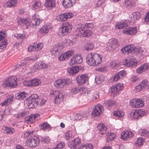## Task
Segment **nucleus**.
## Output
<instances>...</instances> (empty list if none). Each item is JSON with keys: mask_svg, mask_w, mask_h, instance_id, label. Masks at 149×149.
<instances>
[{"mask_svg": "<svg viewBox=\"0 0 149 149\" xmlns=\"http://www.w3.org/2000/svg\"><path fill=\"white\" fill-rule=\"evenodd\" d=\"M102 61L101 55L97 53H90L86 58V62L90 66L97 65L101 63Z\"/></svg>", "mask_w": 149, "mask_h": 149, "instance_id": "1", "label": "nucleus"}, {"mask_svg": "<svg viewBox=\"0 0 149 149\" xmlns=\"http://www.w3.org/2000/svg\"><path fill=\"white\" fill-rule=\"evenodd\" d=\"M122 50H124L125 52L127 54L130 53L134 50L136 54H139L141 52L142 55L145 54V53L147 52L146 49L144 48L143 50L141 48H135V46L133 45H128L122 48Z\"/></svg>", "mask_w": 149, "mask_h": 149, "instance_id": "2", "label": "nucleus"}, {"mask_svg": "<svg viewBox=\"0 0 149 149\" xmlns=\"http://www.w3.org/2000/svg\"><path fill=\"white\" fill-rule=\"evenodd\" d=\"M72 30V26L68 22L64 23L59 29V34L61 36H63L70 33Z\"/></svg>", "mask_w": 149, "mask_h": 149, "instance_id": "3", "label": "nucleus"}, {"mask_svg": "<svg viewBox=\"0 0 149 149\" xmlns=\"http://www.w3.org/2000/svg\"><path fill=\"white\" fill-rule=\"evenodd\" d=\"M40 141L38 136H34L27 139L25 145L30 148H34L39 145Z\"/></svg>", "mask_w": 149, "mask_h": 149, "instance_id": "4", "label": "nucleus"}, {"mask_svg": "<svg viewBox=\"0 0 149 149\" xmlns=\"http://www.w3.org/2000/svg\"><path fill=\"white\" fill-rule=\"evenodd\" d=\"M50 96L55 97L54 103L56 104L60 103L63 100L64 97L61 92L59 91H52L50 94Z\"/></svg>", "mask_w": 149, "mask_h": 149, "instance_id": "5", "label": "nucleus"}, {"mask_svg": "<svg viewBox=\"0 0 149 149\" xmlns=\"http://www.w3.org/2000/svg\"><path fill=\"white\" fill-rule=\"evenodd\" d=\"M76 31V34L78 36H82L83 37L90 36H91L92 33V32L90 30H85L82 28V27L78 28Z\"/></svg>", "mask_w": 149, "mask_h": 149, "instance_id": "6", "label": "nucleus"}, {"mask_svg": "<svg viewBox=\"0 0 149 149\" xmlns=\"http://www.w3.org/2000/svg\"><path fill=\"white\" fill-rule=\"evenodd\" d=\"M145 114L144 111L141 110L133 111L131 113L130 117L131 119L135 120L140 118Z\"/></svg>", "mask_w": 149, "mask_h": 149, "instance_id": "7", "label": "nucleus"}, {"mask_svg": "<svg viewBox=\"0 0 149 149\" xmlns=\"http://www.w3.org/2000/svg\"><path fill=\"white\" fill-rule=\"evenodd\" d=\"M17 78L15 76H12L9 78L4 84V87H14L17 85Z\"/></svg>", "mask_w": 149, "mask_h": 149, "instance_id": "8", "label": "nucleus"}, {"mask_svg": "<svg viewBox=\"0 0 149 149\" xmlns=\"http://www.w3.org/2000/svg\"><path fill=\"white\" fill-rule=\"evenodd\" d=\"M68 82V79H58L54 82V86L57 88H62L67 85Z\"/></svg>", "mask_w": 149, "mask_h": 149, "instance_id": "9", "label": "nucleus"}, {"mask_svg": "<svg viewBox=\"0 0 149 149\" xmlns=\"http://www.w3.org/2000/svg\"><path fill=\"white\" fill-rule=\"evenodd\" d=\"M130 104L133 108H139L143 107L144 103L141 99L136 98L131 100Z\"/></svg>", "mask_w": 149, "mask_h": 149, "instance_id": "10", "label": "nucleus"}, {"mask_svg": "<svg viewBox=\"0 0 149 149\" xmlns=\"http://www.w3.org/2000/svg\"><path fill=\"white\" fill-rule=\"evenodd\" d=\"M119 46L118 42L115 38H112L109 41L107 47V49L111 51Z\"/></svg>", "mask_w": 149, "mask_h": 149, "instance_id": "11", "label": "nucleus"}, {"mask_svg": "<svg viewBox=\"0 0 149 149\" xmlns=\"http://www.w3.org/2000/svg\"><path fill=\"white\" fill-rule=\"evenodd\" d=\"M138 32L137 28L136 27H129L124 29L123 33L126 35L131 36L136 35Z\"/></svg>", "mask_w": 149, "mask_h": 149, "instance_id": "12", "label": "nucleus"}, {"mask_svg": "<svg viewBox=\"0 0 149 149\" xmlns=\"http://www.w3.org/2000/svg\"><path fill=\"white\" fill-rule=\"evenodd\" d=\"M63 49L62 45L60 42L54 46L51 50V53L52 55H56L59 54L60 51Z\"/></svg>", "mask_w": 149, "mask_h": 149, "instance_id": "13", "label": "nucleus"}, {"mask_svg": "<svg viewBox=\"0 0 149 149\" xmlns=\"http://www.w3.org/2000/svg\"><path fill=\"white\" fill-rule=\"evenodd\" d=\"M103 110V107L100 104H97L93 109L92 115L94 117L99 115L101 114Z\"/></svg>", "mask_w": 149, "mask_h": 149, "instance_id": "14", "label": "nucleus"}, {"mask_svg": "<svg viewBox=\"0 0 149 149\" xmlns=\"http://www.w3.org/2000/svg\"><path fill=\"white\" fill-rule=\"evenodd\" d=\"M88 79V75L86 74H84L80 76H78L76 80L78 83V85L80 86L85 83Z\"/></svg>", "mask_w": 149, "mask_h": 149, "instance_id": "15", "label": "nucleus"}, {"mask_svg": "<svg viewBox=\"0 0 149 149\" xmlns=\"http://www.w3.org/2000/svg\"><path fill=\"white\" fill-rule=\"evenodd\" d=\"M123 84L119 83L115 85L110 88L111 90L113 96L116 95L118 93L119 91L123 88Z\"/></svg>", "mask_w": 149, "mask_h": 149, "instance_id": "16", "label": "nucleus"}, {"mask_svg": "<svg viewBox=\"0 0 149 149\" xmlns=\"http://www.w3.org/2000/svg\"><path fill=\"white\" fill-rule=\"evenodd\" d=\"M136 63V59L133 57L126 59L123 62V64L127 67H134Z\"/></svg>", "mask_w": 149, "mask_h": 149, "instance_id": "17", "label": "nucleus"}, {"mask_svg": "<svg viewBox=\"0 0 149 149\" xmlns=\"http://www.w3.org/2000/svg\"><path fill=\"white\" fill-rule=\"evenodd\" d=\"M74 54V51L72 50H69L61 54L59 58V59L62 61L67 60Z\"/></svg>", "mask_w": 149, "mask_h": 149, "instance_id": "18", "label": "nucleus"}, {"mask_svg": "<svg viewBox=\"0 0 149 149\" xmlns=\"http://www.w3.org/2000/svg\"><path fill=\"white\" fill-rule=\"evenodd\" d=\"M73 16L71 13H66L59 15L58 17V20L60 21H65L68 18H71Z\"/></svg>", "mask_w": 149, "mask_h": 149, "instance_id": "19", "label": "nucleus"}, {"mask_svg": "<svg viewBox=\"0 0 149 149\" xmlns=\"http://www.w3.org/2000/svg\"><path fill=\"white\" fill-rule=\"evenodd\" d=\"M33 23V27H36L38 26L42 22V20L40 19L39 15L37 14H35L32 16Z\"/></svg>", "mask_w": 149, "mask_h": 149, "instance_id": "20", "label": "nucleus"}, {"mask_svg": "<svg viewBox=\"0 0 149 149\" xmlns=\"http://www.w3.org/2000/svg\"><path fill=\"white\" fill-rule=\"evenodd\" d=\"M82 61V59L80 55H75L70 59V64L74 65L75 64H79L81 63Z\"/></svg>", "mask_w": 149, "mask_h": 149, "instance_id": "21", "label": "nucleus"}, {"mask_svg": "<svg viewBox=\"0 0 149 149\" xmlns=\"http://www.w3.org/2000/svg\"><path fill=\"white\" fill-rule=\"evenodd\" d=\"M149 67V65L147 63H144L142 64L139 68L137 69L136 72L139 74L145 72L148 70Z\"/></svg>", "mask_w": 149, "mask_h": 149, "instance_id": "22", "label": "nucleus"}, {"mask_svg": "<svg viewBox=\"0 0 149 149\" xmlns=\"http://www.w3.org/2000/svg\"><path fill=\"white\" fill-rule=\"evenodd\" d=\"M76 3L75 0H63L62 5L65 8H70Z\"/></svg>", "mask_w": 149, "mask_h": 149, "instance_id": "23", "label": "nucleus"}, {"mask_svg": "<svg viewBox=\"0 0 149 149\" xmlns=\"http://www.w3.org/2000/svg\"><path fill=\"white\" fill-rule=\"evenodd\" d=\"M126 76L125 72L124 70H122L116 73L113 76V81H116L119 79L122 78Z\"/></svg>", "mask_w": 149, "mask_h": 149, "instance_id": "24", "label": "nucleus"}, {"mask_svg": "<svg viewBox=\"0 0 149 149\" xmlns=\"http://www.w3.org/2000/svg\"><path fill=\"white\" fill-rule=\"evenodd\" d=\"M81 141L79 138H75L69 145L70 149H76V147L80 144Z\"/></svg>", "mask_w": 149, "mask_h": 149, "instance_id": "25", "label": "nucleus"}, {"mask_svg": "<svg viewBox=\"0 0 149 149\" xmlns=\"http://www.w3.org/2000/svg\"><path fill=\"white\" fill-rule=\"evenodd\" d=\"M133 136L132 132L129 130H127L122 133L121 135L122 139L125 140L129 138L132 137Z\"/></svg>", "mask_w": 149, "mask_h": 149, "instance_id": "26", "label": "nucleus"}, {"mask_svg": "<svg viewBox=\"0 0 149 149\" xmlns=\"http://www.w3.org/2000/svg\"><path fill=\"white\" fill-rule=\"evenodd\" d=\"M97 127L100 133L101 134L104 135L106 134L107 127L104 124H100L97 125Z\"/></svg>", "mask_w": 149, "mask_h": 149, "instance_id": "27", "label": "nucleus"}, {"mask_svg": "<svg viewBox=\"0 0 149 149\" xmlns=\"http://www.w3.org/2000/svg\"><path fill=\"white\" fill-rule=\"evenodd\" d=\"M38 102L35 99H31L29 100L27 103L29 108H34L38 105Z\"/></svg>", "mask_w": 149, "mask_h": 149, "instance_id": "28", "label": "nucleus"}, {"mask_svg": "<svg viewBox=\"0 0 149 149\" xmlns=\"http://www.w3.org/2000/svg\"><path fill=\"white\" fill-rule=\"evenodd\" d=\"M55 0H45V6L47 8H52L55 6Z\"/></svg>", "mask_w": 149, "mask_h": 149, "instance_id": "29", "label": "nucleus"}, {"mask_svg": "<svg viewBox=\"0 0 149 149\" xmlns=\"http://www.w3.org/2000/svg\"><path fill=\"white\" fill-rule=\"evenodd\" d=\"M141 14L138 12H135L132 13L130 17L131 18V20L132 21H134L137 20L141 17Z\"/></svg>", "mask_w": 149, "mask_h": 149, "instance_id": "30", "label": "nucleus"}, {"mask_svg": "<svg viewBox=\"0 0 149 149\" xmlns=\"http://www.w3.org/2000/svg\"><path fill=\"white\" fill-rule=\"evenodd\" d=\"M18 23L19 25H26L27 28L30 24V22L27 19L25 18L20 19L18 20Z\"/></svg>", "mask_w": 149, "mask_h": 149, "instance_id": "31", "label": "nucleus"}, {"mask_svg": "<svg viewBox=\"0 0 149 149\" xmlns=\"http://www.w3.org/2000/svg\"><path fill=\"white\" fill-rule=\"evenodd\" d=\"M61 41V42H60V43L61 45H62L63 48V46H69L73 44L72 41L69 39L63 38Z\"/></svg>", "mask_w": 149, "mask_h": 149, "instance_id": "32", "label": "nucleus"}, {"mask_svg": "<svg viewBox=\"0 0 149 149\" xmlns=\"http://www.w3.org/2000/svg\"><path fill=\"white\" fill-rule=\"evenodd\" d=\"M104 104L106 107L109 109L110 107L115 105V102L111 100H106L104 101Z\"/></svg>", "mask_w": 149, "mask_h": 149, "instance_id": "33", "label": "nucleus"}, {"mask_svg": "<svg viewBox=\"0 0 149 149\" xmlns=\"http://www.w3.org/2000/svg\"><path fill=\"white\" fill-rule=\"evenodd\" d=\"M3 129L4 130V132L7 134H12L15 131L14 129L12 127L4 126Z\"/></svg>", "mask_w": 149, "mask_h": 149, "instance_id": "34", "label": "nucleus"}, {"mask_svg": "<svg viewBox=\"0 0 149 149\" xmlns=\"http://www.w3.org/2000/svg\"><path fill=\"white\" fill-rule=\"evenodd\" d=\"M26 95L24 91L20 92L15 94V98L16 99L21 100L26 97Z\"/></svg>", "mask_w": 149, "mask_h": 149, "instance_id": "35", "label": "nucleus"}, {"mask_svg": "<svg viewBox=\"0 0 149 149\" xmlns=\"http://www.w3.org/2000/svg\"><path fill=\"white\" fill-rule=\"evenodd\" d=\"M17 3L16 0H8L4 4L7 7H12L15 6Z\"/></svg>", "mask_w": 149, "mask_h": 149, "instance_id": "36", "label": "nucleus"}, {"mask_svg": "<svg viewBox=\"0 0 149 149\" xmlns=\"http://www.w3.org/2000/svg\"><path fill=\"white\" fill-rule=\"evenodd\" d=\"M79 70V68L78 67H72L68 69V71L70 74L73 75L77 73Z\"/></svg>", "mask_w": 149, "mask_h": 149, "instance_id": "37", "label": "nucleus"}, {"mask_svg": "<svg viewBox=\"0 0 149 149\" xmlns=\"http://www.w3.org/2000/svg\"><path fill=\"white\" fill-rule=\"evenodd\" d=\"M51 29V26L49 25H45L42 26L40 29V32L41 33H47Z\"/></svg>", "mask_w": 149, "mask_h": 149, "instance_id": "38", "label": "nucleus"}, {"mask_svg": "<svg viewBox=\"0 0 149 149\" xmlns=\"http://www.w3.org/2000/svg\"><path fill=\"white\" fill-rule=\"evenodd\" d=\"M124 6L127 8H130L134 5L135 2L134 0H125Z\"/></svg>", "mask_w": 149, "mask_h": 149, "instance_id": "39", "label": "nucleus"}, {"mask_svg": "<svg viewBox=\"0 0 149 149\" xmlns=\"http://www.w3.org/2000/svg\"><path fill=\"white\" fill-rule=\"evenodd\" d=\"M13 99V97L12 95H9L6 97V100L3 103H1V104L3 106L9 104L11 103Z\"/></svg>", "mask_w": 149, "mask_h": 149, "instance_id": "40", "label": "nucleus"}, {"mask_svg": "<svg viewBox=\"0 0 149 149\" xmlns=\"http://www.w3.org/2000/svg\"><path fill=\"white\" fill-rule=\"evenodd\" d=\"M33 9L34 10H37L41 8V3L38 1H34V4L32 6Z\"/></svg>", "mask_w": 149, "mask_h": 149, "instance_id": "41", "label": "nucleus"}, {"mask_svg": "<svg viewBox=\"0 0 149 149\" xmlns=\"http://www.w3.org/2000/svg\"><path fill=\"white\" fill-rule=\"evenodd\" d=\"M87 115L86 114H84L83 115H81L80 114H78L75 117V119L77 120H86L87 118Z\"/></svg>", "mask_w": 149, "mask_h": 149, "instance_id": "42", "label": "nucleus"}, {"mask_svg": "<svg viewBox=\"0 0 149 149\" xmlns=\"http://www.w3.org/2000/svg\"><path fill=\"white\" fill-rule=\"evenodd\" d=\"M127 25V24L126 21H124L122 22L118 23L116 25V28L120 29L123 28Z\"/></svg>", "mask_w": 149, "mask_h": 149, "instance_id": "43", "label": "nucleus"}, {"mask_svg": "<svg viewBox=\"0 0 149 149\" xmlns=\"http://www.w3.org/2000/svg\"><path fill=\"white\" fill-rule=\"evenodd\" d=\"M116 134L113 132L108 133L107 135V141H112L116 137Z\"/></svg>", "mask_w": 149, "mask_h": 149, "instance_id": "44", "label": "nucleus"}, {"mask_svg": "<svg viewBox=\"0 0 149 149\" xmlns=\"http://www.w3.org/2000/svg\"><path fill=\"white\" fill-rule=\"evenodd\" d=\"M78 28L82 27V28L85 27L86 28H92L93 27V23H88L84 24H79L78 25Z\"/></svg>", "mask_w": 149, "mask_h": 149, "instance_id": "45", "label": "nucleus"}, {"mask_svg": "<svg viewBox=\"0 0 149 149\" xmlns=\"http://www.w3.org/2000/svg\"><path fill=\"white\" fill-rule=\"evenodd\" d=\"M93 146L90 143L82 145L79 148V149H92Z\"/></svg>", "mask_w": 149, "mask_h": 149, "instance_id": "46", "label": "nucleus"}, {"mask_svg": "<svg viewBox=\"0 0 149 149\" xmlns=\"http://www.w3.org/2000/svg\"><path fill=\"white\" fill-rule=\"evenodd\" d=\"M95 80L96 83L98 84H102L104 81V77L102 75L97 76Z\"/></svg>", "mask_w": 149, "mask_h": 149, "instance_id": "47", "label": "nucleus"}, {"mask_svg": "<svg viewBox=\"0 0 149 149\" xmlns=\"http://www.w3.org/2000/svg\"><path fill=\"white\" fill-rule=\"evenodd\" d=\"M34 116L33 114H31L30 115L26 117L25 118V120L28 121V123H34L35 122V119L34 118Z\"/></svg>", "mask_w": 149, "mask_h": 149, "instance_id": "48", "label": "nucleus"}, {"mask_svg": "<svg viewBox=\"0 0 149 149\" xmlns=\"http://www.w3.org/2000/svg\"><path fill=\"white\" fill-rule=\"evenodd\" d=\"M94 47V45L93 44L90 42H88L85 44V49L88 51L91 50Z\"/></svg>", "mask_w": 149, "mask_h": 149, "instance_id": "49", "label": "nucleus"}, {"mask_svg": "<svg viewBox=\"0 0 149 149\" xmlns=\"http://www.w3.org/2000/svg\"><path fill=\"white\" fill-rule=\"evenodd\" d=\"M40 127L44 130H49L50 128V126L47 123L44 122L40 125Z\"/></svg>", "mask_w": 149, "mask_h": 149, "instance_id": "50", "label": "nucleus"}, {"mask_svg": "<svg viewBox=\"0 0 149 149\" xmlns=\"http://www.w3.org/2000/svg\"><path fill=\"white\" fill-rule=\"evenodd\" d=\"M32 86H36L39 85L41 83L40 80L38 79H31Z\"/></svg>", "mask_w": 149, "mask_h": 149, "instance_id": "51", "label": "nucleus"}, {"mask_svg": "<svg viewBox=\"0 0 149 149\" xmlns=\"http://www.w3.org/2000/svg\"><path fill=\"white\" fill-rule=\"evenodd\" d=\"M143 88H148L149 85V82L146 79H144L142 80L140 84Z\"/></svg>", "mask_w": 149, "mask_h": 149, "instance_id": "52", "label": "nucleus"}, {"mask_svg": "<svg viewBox=\"0 0 149 149\" xmlns=\"http://www.w3.org/2000/svg\"><path fill=\"white\" fill-rule=\"evenodd\" d=\"M43 46V43L41 42L38 43L36 45V47H35L34 51L36 52H38L41 50Z\"/></svg>", "mask_w": 149, "mask_h": 149, "instance_id": "53", "label": "nucleus"}, {"mask_svg": "<svg viewBox=\"0 0 149 149\" xmlns=\"http://www.w3.org/2000/svg\"><path fill=\"white\" fill-rule=\"evenodd\" d=\"M143 140L141 137H139L138 138L136 141L135 142V145L136 146L139 147L143 144Z\"/></svg>", "mask_w": 149, "mask_h": 149, "instance_id": "54", "label": "nucleus"}, {"mask_svg": "<svg viewBox=\"0 0 149 149\" xmlns=\"http://www.w3.org/2000/svg\"><path fill=\"white\" fill-rule=\"evenodd\" d=\"M139 133L142 136H148V131L145 129H140L139 130Z\"/></svg>", "mask_w": 149, "mask_h": 149, "instance_id": "55", "label": "nucleus"}, {"mask_svg": "<svg viewBox=\"0 0 149 149\" xmlns=\"http://www.w3.org/2000/svg\"><path fill=\"white\" fill-rule=\"evenodd\" d=\"M33 133L32 131H27L24 132L23 134V137L24 138L28 137L29 136L32 135Z\"/></svg>", "mask_w": 149, "mask_h": 149, "instance_id": "56", "label": "nucleus"}, {"mask_svg": "<svg viewBox=\"0 0 149 149\" xmlns=\"http://www.w3.org/2000/svg\"><path fill=\"white\" fill-rule=\"evenodd\" d=\"M114 114L118 117H122L124 116L123 113L118 110L117 111H115L114 113Z\"/></svg>", "mask_w": 149, "mask_h": 149, "instance_id": "57", "label": "nucleus"}, {"mask_svg": "<svg viewBox=\"0 0 149 149\" xmlns=\"http://www.w3.org/2000/svg\"><path fill=\"white\" fill-rule=\"evenodd\" d=\"M39 57V55L36 54L35 56H33V58H31L29 57H27V58H25L24 60L25 61H35Z\"/></svg>", "mask_w": 149, "mask_h": 149, "instance_id": "58", "label": "nucleus"}, {"mask_svg": "<svg viewBox=\"0 0 149 149\" xmlns=\"http://www.w3.org/2000/svg\"><path fill=\"white\" fill-rule=\"evenodd\" d=\"M81 88H77L76 87L73 88L72 89L71 92L73 94H76L79 91H81Z\"/></svg>", "mask_w": 149, "mask_h": 149, "instance_id": "59", "label": "nucleus"}, {"mask_svg": "<svg viewBox=\"0 0 149 149\" xmlns=\"http://www.w3.org/2000/svg\"><path fill=\"white\" fill-rule=\"evenodd\" d=\"M6 37V33L5 31H0V41L4 39Z\"/></svg>", "mask_w": 149, "mask_h": 149, "instance_id": "60", "label": "nucleus"}, {"mask_svg": "<svg viewBox=\"0 0 149 149\" xmlns=\"http://www.w3.org/2000/svg\"><path fill=\"white\" fill-rule=\"evenodd\" d=\"M39 64H40L41 69L45 68L48 67V65L43 61L40 62V63L39 62Z\"/></svg>", "mask_w": 149, "mask_h": 149, "instance_id": "61", "label": "nucleus"}, {"mask_svg": "<svg viewBox=\"0 0 149 149\" xmlns=\"http://www.w3.org/2000/svg\"><path fill=\"white\" fill-rule=\"evenodd\" d=\"M144 22L147 24H149V11L147 13L144 19Z\"/></svg>", "mask_w": 149, "mask_h": 149, "instance_id": "62", "label": "nucleus"}, {"mask_svg": "<svg viewBox=\"0 0 149 149\" xmlns=\"http://www.w3.org/2000/svg\"><path fill=\"white\" fill-rule=\"evenodd\" d=\"M65 146V143L63 142H61L59 143H58L57 146L56 147L58 149H62Z\"/></svg>", "mask_w": 149, "mask_h": 149, "instance_id": "63", "label": "nucleus"}, {"mask_svg": "<svg viewBox=\"0 0 149 149\" xmlns=\"http://www.w3.org/2000/svg\"><path fill=\"white\" fill-rule=\"evenodd\" d=\"M71 136V132L70 131H67L65 134L64 136L65 138L67 140H68L70 139V137Z\"/></svg>", "mask_w": 149, "mask_h": 149, "instance_id": "64", "label": "nucleus"}]
</instances>
